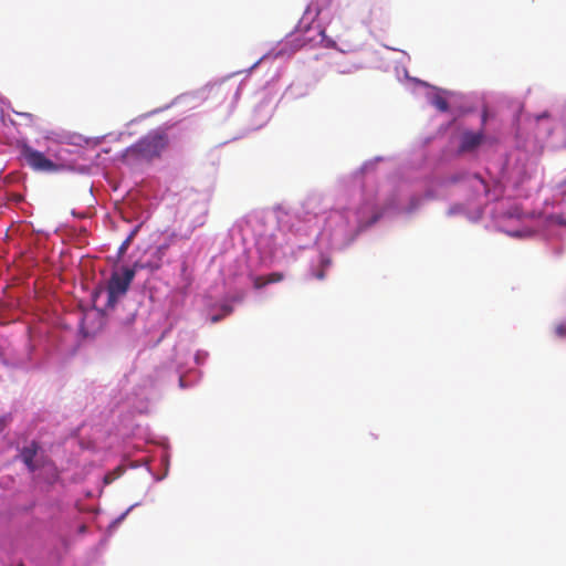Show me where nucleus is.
Instances as JSON below:
<instances>
[{
    "label": "nucleus",
    "mask_w": 566,
    "mask_h": 566,
    "mask_svg": "<svg viewBox=\"0 0 566 566\" xmlns=\"http://www.w3.org/2000/svg\"><path fill=\"white\" fill-rule=\"evenodd\" d=\"M557 221L559 224H566V219H564L562 216L557 217Z\"/></svg>",
    "instance_id": "nucleus-15"
},
{
    "label": "nucleus",
    "mask_w": 566,
    "mask_h": 566,
    "mask_svg": "<svg viewBox=\"0 0 566 566\" xmlns=\"http://www.w3.org/2000/svg\"><path fill=\"white\" fill-rule=\"evenodd\" d=\"M169 146V136L165 129L157 128L140 137L122 154V161L130 167L149 164L161 157Z\"/></svg>",
    "instance_id": "nucleus-1"
},
{
    "label": "nucleus",
    "mask_w": 566,
    "mask_h": 566,
    "mask_svg": "<svg viewBox=\"0 0 566 566\" xmlns=\"http://www.w3.org/2000/svg\"><path fill=\"white\" fill-rule=\"evenodd\" d=\"M458 211H460V207H453V208H451V209H450L449 213H450V214H454V213H457Z\"/></svg>",
    "instance_id": "nucleus-14"
},
{
    "label": "nucleus",
    "mask_w": 566,
    "mask_h": 566,
    "mask_svg": "<svg viewBox=\"0 0 566 566\" xmlns=\"http://www.w3.org/2000/svg\"><path fill=\"white\" fill-rule=\"evenodd\" d=\"M560 187L566 191V179L562 182Z\"/></svg>",
    "instance_id": "nucleus-16"
},
{
    "label": "nucleus",
    "mask_w": 566,
    "mask_h": 566,
    "mask_svg": "<svg viewBox=\"0 0 566 566\" xmlns=\"http://www.w3.org/2000/svg\"><path fill=\"white\" fill-rule=\"evenodd\" d=\"M222 310L224 311V315H229L232 312V307L229 305H224Z\"/></svg>",
    "instance_id": "nucleus-12"
},
{
    "label": "nucleus",
    "mask_w": 566,
    "mask_h": 566,
    "mask_svg": "<svg viewBox=\"0 0 566 566\" xmlns=\"http://www.w3.org/2000/svg\"><path fill=\"white\" fill-rule=\"evenodd\" d=\"M478 180L480 181V184H481L484 188H486L482 179L478 178Z\"/></svg>",
    "instance_id": "nucleus-18"
},
{
    "label": "nucleus",
    "mask_w": 566,
    "mask_h": 566,
    "mask_svg": "<svg viewBox=\"0 0 566 566\" xmlns=\"http://www.w3.org/2000/svg\"><path fill=\"white\" fill-rule=\"evenodd\" d=\"M38 443L32 441L29 446L24 447L21 452H20V457L23 461V463L28 467V469L33 472L35 470V465H34V458L38 453Z\"/></svg>",
    "instance_id": "nucleus-5"
},
{
    "label": "nucleus",
    "mask_w": 566,
    "mask_h": 566,
    "mask_svg": "<svg viewBox=\"0 0 566 566\" xmlns=\"http://www.w3.org/2000/svg\"><path fill=\"white\" fill-rule=\"evenodd\" d=\"M136 233V230H134L128 237L127 239L122 243V245L119 247V254H123L125 253V251L127 250L128 245L130 244V241L132 239L134 238Z\"/></svg>",
    "instance_id": "nucleus-9"
},
{
    "label": "nucleus",
    "mask_w": 566,
    "mask_h": 566,
    "mask_svg": "<svg viewBox=\"0 0 566 566\" xmlns=\"http://www.w3.org/2000/svg\"><path fill=\"white\" fill-rule=\"evenodd\" d=\"M431 103L440 112H447L449 109L448 101L444 97H442L441 95L433 96Z\"/></svg>",
    "instance_id": "nucleus-6"
},
{
    "label": "nucleus",
    "mask_w": 566,
    "mask_h": 566,
    "mask_svg": "<svg viewBox=\"0 0 566 566\" xmlns=\"http://www.w3.org/2000/svg\"><path fill=\"white\" fill-rule=\"evenodd\" d=\"M21 153L25 163L35 171L57 172L63 168V165L52 161L43 153L28 145L23 146Z\"/></svg>",
    "instance_id": "nucleus-3"
},
{
    "label": "nucleus",
    "mask_w": 566,
    "mask_h": 566,
    "mask_svg": "<svg viewBox=\"0 0 566 566\" xmlns=\"http://www.w3.org/2000/svg\"><path fill=\"white\" fill-rule=\"evenodd\" d=\"M482 122H483V123H485V122H486V113H485V112L483 113Z\"/></svg>",
    "instance_id": "nucleus-17"
},
{
    "label": "nucleus",
    "mask_w": 566,
    "mask_h": 566,
    "mask_svg": "<svg viewBox=\"0 0 566 566\" xmlns=\"http://www.w3.org/2000/svg\"><path fill=\"white\" fill-rule=\"evenodd\" d=\"M134 268H124L122 272H113L107 283V305L114 307L124 296L135 277Z\"/></svg>",
    "instance_id": "nucleus-2"
},
{
    "label": "nucleus",
    "mask_w": 566,
    "mask_h": 566,
    "mask_svg": "<svg viewBox=\"0 0 566 566\" xmlns=\"http://www.w3.org/2000/svg\"><path fill=\"white\" fill-rule=\"evenodd\" d=\"M111 480L108 478V475L105 476V482L108 483Z\"/></svg>",
    "instance_id": "nucleus-19"
},
{
    "label": "nucleus",
    "mask_w": 566,
    "mask_h": 566,
    "mask_svg": "<svg viewBox=\"0 0 566 566\" xmlns=\"http://www.w3.org/2000/svg\"><path fill=\"white\" fill-rule=\"evenodd\" d=\"M484 140L483 132H463L461 135V143L459 150L461 153H469L476 149Z\"/></svg>",
    "instance_id": "nucleus-4"
},
{
    "label": "nucleus",
    "mask_w": 566,
    "mask_h": 566,
    "mask_svg": "<svg viewBox=\"0 0 566 566\" xmlns=\"http://www.w3.org/2000/svg\"><path fill=\"white\" fill-rule=\"evenodd\" d=\"M327 264H328V262H326V265ZM313 276L316 277L317 280H324L325 279V264H323L319 270L314 272Z\"/></svg>",
    "instance_id": "nucleus-10"
},
{
    "label": "nucleus",
    "mask_w": 566,
    "mask_h": 566,
    "mask_svg": "<svg viewBox=\"0 0 566 566\" xmlns=\"http://www.w3.org/2000/svg\"><path fill=\"white\" fill-rule=\"evenodd\" d=\"M555 332H556V334H557L559 337H564V336H566V326H565V325H558V326L555 328Z\"/></svg>",
    "instance_id": "nucleus-11"
},
{
    "label": "nucleus",
    "mask_w": 566,
    "mask_h": 566,
    "mask_svg": "<svg viewBox=\"0 0 566 566\" xmlns=\"http://www.w3.org/2000/svg\"><path fill=\"white\" fill-rule=\"evenodd\" d=\"M268 285L266 277L265 276H255L253 277V286L256 290H260Z\"/></svg>",
    "instance_id": "nucleus-8"
},
{
    "label": "nucleus",
    "mask_w": 566,
    "mask_h": 566,
    "mask_svg": "<svg viewBox=\"0 0 566 566\" xmlns=\"http://www.w3.org/2000/svg\"><path fill=\"white\" fill-rule=\"evenodd\" d=\"M222 317H223L222 315H214V316H212L211 321H212L213 323H217V322H219Z\"/></svg>",
    "instance_id": "nucleus-13"
},
{
    "label": "nucleus",
    "mask_w": 566,
    "mask_h": 566,
    "mask_svg": "<svg viewBox=\"0 0 566 566\" xmlns=\"http://www.w3.org/2000/svg\"><path fill=\"white\" fill-rule=\"evenodd\" d=\"M268 284L281 282L284 279L283 273L281 272H273L265 276Z\"/></svg>",
    "instance_id": "nucleus-7"
}]
</instances>
